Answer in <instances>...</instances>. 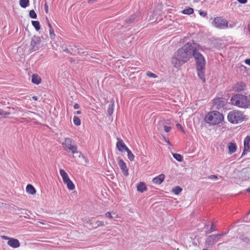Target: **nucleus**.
<instances>
[{
    "mask_svg": "<svg viewBox=\"0 0 250 250\" xmlns=\"http://www.w3.org/2000/svg\"><path fill=\"white\" fill-rule=\"evenodd\" d=\"M195 43H187L179 48L171 58L173 66L178 68L188 61L191 57Z\"/></svg>",
    "mask_w": 250,
    "mask_h": 250,
    "instance_id": "obj_1",
    "label": "nucleus"
},
{
    "mask_svg": "<svg viewBox=\"0 0 250 250\" xmlns=\"http://www.w3.org/2000/svg\"><path fill=\"white\" fill-rule=\"evenodd\" d=\"M200 45L195 43L192 56L193 57L195 61L197 75L202 82L205 83L206 82L205 72L206 61L204 56L200 53Z\"/></svg>",
    "mask_w": 250,
    "mask_h": 250,
    "instance_id": "obj_2",
    "label": "nucleus"
},
{
    "mask_svg": "<svg viewBox=\"0 0 250 250\" xmlns=\"http://www.w3.org/2000/svg\"><path fill=\"white\" fill-rule=\"evenodd\" d=\"M231 104L239 108H246L250 106V95L236 94L230 99Z\"/></svg>",
    "mask_w": 250,
    "mask_h": 250,
    "instance_id": "obj_3",
    "label": "nucleus"
},
{
    "mask_svg": "<svg viewBox=\"0 0 250 250\" xmlns=\"http://www.w3.org/2000/svg\"><path fill=\"white\" fill-rule=\"evenodd\" d=\"M246 115L244 113L238 110H233L229 111L227 115L228 121L232 124H238L245 119Z\"/></svg>",
    "mask_w": 250,
    "mask_h": 250,
    "instance_id": "obj_4",
    "label": "nucleus"
},
{
    "mask_svg": "<svg viewBox=\"0 0 250 250\" xmlns=\"http://www.w3.org/2000/svg\"><path fill=\"white\" fill-rule=\"evenodd\" d=\"M223 119V114L218 111H210L205 117V121L207 123L213 125L220 124Z\"/></svg>",
    "mask_w": 250,
    "mask_h": 250,
    "instance_id": "obj_5",
    "label": "nucleus"
},
{
    "mask_svg": "<svg viewBox=\"0 0 250 250\" xmlns=\"http://www.w3.org/2000/svg\"><path fill=\"white\" fill-rule=\"evenodd\" d=\"M62 145L63 150L67 152H71L73 154L78 152L81 154V152L77 150L78 146L75 141L71 138L65 137Z\"/></svg>",
    "mask_w": 250,
    "mask_h": 250,
    "instance_id": "obj_6",
    "label": "nucleus"
},
{
    "mask_svg": "<svg viewBox=\"0 0 250 250\" xmlns=\"http://www.w3.org/2000/svg\"><path fill=\"white\" fill-rule=\"evenodd\" d=\"M212 25L220 29H226L229 26L228 21L221 17L215 18L212 22Z\"/></svg>",
    "mask_w": 250,
    "mask_h": 250,
    "instance_id": "obj_7",
    "label": "nucleus"
},
{
    "mask_svg": "<svg viewBox=\"0 0 250 250\" xmlns=\"http://www.w3.org/2000/svg\"><path fill=\"white\" fill-rule=\"evenodd\" d=\"M41 39L40 37L33 36L31 40L29 50L30 52L38 50L41 47Z\"/></svg>",
    "mask_w": 250,
    "mask_h": 250,
    "instance_id": "obj_8",
    "label": "nucleus"
},
{
    "mask_svg": "<svg viewBox=\"0 0 250 250\" xmlns=\"http://www.w3.org/2000/svg\"><path fill=\"white\" fill-rule=\"evenodd\" d=\"M226 104V100L224 98H218L213 101V104L217 109H220L223 107Z\"/></svg>",
    "mask_w": 250,
    "mask_h": 250,
    "instance_id": "obj_9",
    "label": "nucleus"
},
{
    "mask_svg": "<svg viewBox=\"0 0 250 250\" xmlns=\"http://www.w3.org/2000/svg\"><path fill=\"white\" fill-rule=\"evenodd\" d=\"M220 240L217 234L210 235L207 237L206 244L208 245H212L214 243L219 241Z\"/></svg>",
    "mask_w": 250,
    "mask_h": 250,
    "instance_id": "obj_10",
    "label": "nucleus"
},
{
    "mask_svg": "<svg viewBox=\"0 0 250 250\" xmlns=\"http://www.w3.org/2000/svg\"><path fill=\"white\" fill-rule=\"evenodd\" d=\"M118 165L123 172V174L125 176H127L128 175V169L126 167V164L123 161V160L121 159H119L118 162Z\"/></svg>",
    "mask_w": 250,
    "mask_h": 250,
    "instance_id": "obj_11",
    "label": "nucleus"
},
{
    "mask_svg": "<svg viewBox=\"0 0 250 250\" xmlns=\"http://www.w3.org/2000/svg\"><path fill=\"white\" fill-rule=\"evenodd\" d=\"M7 244L9 246L13 248H17L20 246L19 241L17 239L13 238L9 239Z\"/></svg>",
    "mask_w": 250,
    "mask_h": 250,
    "instance_id": "obj_12",
    "label": "nucleus"
},
{
    "mask_svg": "<svg viewBox=\"0 0 250 250\" xmlns=\"http://www.w3.org/2000/svg\"><path fill=\"white\" fill-rule=\"evenodd\" d=\"M244 149L242 153V155L244 154L245 151H250V137L247 136L244 139Z\"/></svg>",
    "mask_w": 250,
    "mask_h": 250,
    "instance_id": "obj_13",
    "label": "nucleus"
},
{
    "mask_svg": "<svg viewBox=\"0 0 250 250\" xmlns=\"http://www.w3.org/2000/svg\"><path fill=\"white\" fill-rule=\"evenodd\" d=\"M116 146L119 150V151L121 152H123L124 150L125 151L126 150L127 148H128L125 145L124 142L122 140H119L116 144Z\"/></svg>",
    "mask_w": 250,
    "mask_h": 250,
    "instance_id": "obj_14",
    "label": "nucleus"
},
{
    "mask_svg": "<svg viewBox=\"0 0 250 250\" xmlns=\"http://www.w3.org/2000/svg\"><path fill=\"white\" fill-rule=\"evenodd\" d=\"M165 178V175L163 174H161L154 178L152 181L153 184L160 185L164 181Z\"/></svg>",
    "mask_w": 250,
    "mask_h": 250,
    "instance_id": "obj_15",
    "label": "nucleus"
},
{
    "mask_svg": "<svg viewBox=\"0 0 250 250\" xmlns=\"http://www.w3.org/2000/svg\"><path fill=\"white\" fill-rule=\"evenodd\" d=\"M246 84L244 83L240 82L237 83L234 87V89L236 91L241 92L244 91L246 88Z\"/></svg>",
    "mask_w": 250,
    "mask_h": 250,
    "instance_id": "obj_16",
    "label": "nucleus"
},
{
    "mask_svg": "<svg viewBox=\"0 0 250 250\" xmlns=\"http://www.w3.org/2000/svg\"><path fill=\"white\" fill-rule=\"evenodd\" d=\"M115 102L113 99H112L110 101V104L108 105V107L107 109L108 115L109 116H111L113 114L114 106H115Z\"/></svg>",
    "mask_w": 250,
    "mask_h": 250,
    "instance_id": "obj_17",
    "label": "nucleus"
},
{
    "mask_svg": "<svg viewBox=\"0 0 250 250\" xmlns=\"http://www.w3.org/2000/svg\"><path fill=\"white\" fill-rule=\"evenodd\" d=\"M229 153L232 154L236 150V145L234 143L230 142L228 144Z\"/></svg>",
    "mask_w": 250,
    "mask_h": 250,
    "instance_id": "obj_18",
    "label": "nucleus"
},
{
    "mask_svg": "<svg viewBox=\"0 0 250 250\" xmlns=\"http://www.w3.org/2000/svg\"><path fill=\"white\" fill-rule=\"evenodd\" d=\"M31 82L36 84H39L41 82V79L38 75L34 74L32 76Z\"/></svg>",
    "mask_w": 250,
    "mask_h": 250,
    "instance_id": "obj_19",
    "label": "nucleus"
},
{
    "mask_svg": "<svg viewBox=\"0 0 250 250\" xmlns=\"http://www.w3.org/2000/svg\"><path fill=\"white\" fill-rule=\"evenodd\" d=\"M63 183L66 185L69 190H73L75 188V185L70 178L64 181Z\"/></svg>",
    "mask_w": 250,
    "mask_h": 250,
    "instance_id": "obj_20",
    "label": "nucleus"
},
{
    "mask_svg": "<svg viewBox=\"0 0 250 250\" xmlns=\"http://www.w3.org/2000/svg\"><path fill=\"white\" fill-rule=\"evenodd\" d=\"M137 190L141 193L144 192L147 189L146 184L143 182H140L137 187Z\"/></svg>",
    "mask_w": 250,
    "mask_h": 250,
    "instance_id": "obj_21",
    "label": "nucleus"
},
{
    "mask_svg": "<svg viewBox=\"0 0 250 250\" xmlns=\"http://www.w3.org/2000/svg\"><path fill=\"white\" fill-rule=\"evenodd\" d=\"M26 192L33 195L36 193V190L35 188L31 184H28L26 188Z\"/></svg>",
    "mask_w": 250,
    "mask_h": 250,
    "instance_id": "obj_22",
    "label": "nucleus"
},
{
    "mask_svg": "<svg viewBox=\"0 0 250 250\" xmlns=\"http://www.w3.org/2000/svg\"><path fill=\"white\" fill-rule=\"evenodd\" d=\"M137 15L135 14L130 16L128 18L126 19L125 22L126 24H129L132 23L137 18Z\"/></svg>",
    "mask_w": 250,
    "mask_h": 250,
    "instance_id": "obj_23",
    "label": "nucleus"
},
{
    "mask_svg": "<svg viewBox=\"0 0 250 250\" xmlns=\"http://www.w3.org/2000/svg\"><path fill=\"white\" fill-rule=\"evenodd\" d=\"M60 174L62 178L63 182L69 178L67 173L63 169L60 170Z\"/></svg>",
    "mask_w": 250,
    "mask_h": 250,
    "instance_id": "obj_24",
    "label": "nucleus"
},
{
    "mask_svg": "<svg viewBox=\"0 0 250 250\" xmlns=\"http://www.w3.org/2000/svg\"><path fill=\"white\" fill-rule=\"evenodd\" d=\"M194 11L193 8L188 7L185 8L182 11V13L186 15H190L193 13Z\"/></svg>",
    "mask_w": 250,
    "mask_h": 250,
    "instance_id": "obj_25",
    "label": "nucleus"
},
{
    "mask_svg": "<svg viewBox=\"0 0 250 250\" xmlns=\"http://www.w3.org/2000/svg\"><path fill=\"white\" fill-rule=\"evenodd\" d=\"M29 4V0H20V5L21 7L25 8Z\"/></svg>",
    "mask_w": 250,
    "mask_h": 250,
    "instance_id": "obj_26",
    "label": "nucleus"
},
{
    "mask_svg": "<svg viewBox=\"0 0 250 250\" xmlns=\"http://www.w3.org/2000/svg\"><path fill=\"white\" fill-rule=\"evenodd\" d=\"M32 24L35 28L36 31H39L40 28V23L39 21H32Z\"/></svg>",
    "mask_w": 250,
    "mask_h": 250,
    "instance_id": "obj_27",
    "label": "nucleus"
},
{
    "mask_svg": "<svg viewBox=\"0 0 250 250\" xmlns=\"http://www.w3.org/2000/svg\"><path fill=\"white\" fill-rule=\"evenodd\" d=\"M173 158L178 162H182L183 160V157L180 154L172 153Z\"/></svg>",
    "mask_w": 250,
    "mask_h": 250,
    "instance_id": "obj_28",
    "label": "nucleus"
},
{
    "mask_svg": "<svg viewBox=\"0 0 250 250\" xmlns=\"http://www.w3.org/2000/svg\"><path fill=\"white\" fill-rule=\"evenodd\" d=\"M126 151L127 153V156H128V159L130 161H133L134 159V154L132 153L131 151L129 148H127Z\"/></svg>",
    "mask_w": 250,
    "mask_h": 250,
    "instance_id": "obj_29",
    "label": "nucleus"
},
{
    "mask_svg": "<svg viewBox=\"0 0 250 250\" xmlns=\"http://www.w3.org/2000/svg\"><path fill=\"white\" fill-rule=\"evenodd\" d=\"M182 190V188L179 186H176L172 188V191L175 195H178Z\"/></svg>",
    "mask_w": 250,
    "mask_h": 250,
    "instance_id": "obj_30",
    "label": "nucleus"
},
{
    "mask_svg": "<svg viewBox=\"0 0 250 250\" xmlns=\"http://www.w3.org/2000/svg\"><path fill=\"white\" fill-rule=\"evenodd\" d=\"M48 26L49 27V35H50V38L52 39H54V38L55 37V34L54 33V29H53V27H52V26H51V25L50 24V23H48Z\"/></svg>",
    "mask_w": 250,
    "mask_h": 250,
    "instance_id": "obj_31",
    "label": "nucleus"
},
{
    "mask_svg": "<svg viewBox=\"0 0 250 250\" xmlns=\"http://www.w3.org/2000/svg\"><path fill=\"white\" fill-rule=\"evenodd\" d=\"M73 122L74 125H75L77 126H79L81 125V122L80 118L77 116H74L73 119Z\"/></svg>",
    "mask_w": 250,
    "mask_h": 250,
    "instance_id": "obj_32",
    "label": "nucleus"
},
{
    "mask_svg": "<svg viewBox=\"0 0 250 250\" xmlns=\"http://www.w3.org/2000/svg\"><path fill=\"white\" fill-rule=\"evenodd\" d=\"M11 113L10 111H6L5 110H3L2 109H0V115L3 116H6L7 115H9Z\"/></svg>",
    "mask_w": 250,
    "mask_h": 250,
    "instance_id": "obj_33",
    "label": "nucleus"
},
{
    "mask_svg": "<svg viewBox=\"0 0 250 250\" xmlns=\"http://www.w3.org/2000/svg\"><path fill=\"white\" fill-rule=\"evenodd\" d=\"M29 16L31 18L36 19L37 18V15L34 10H31L29 12Z\"/></svg>",
    "mask_w": 250,
    "mask_h": 250,
    "instance_id": "obj_34",
    "label": "nucleus"
},
{
    "mask_svg": "<svg viewBox=\"0 0 250 250\" xmlns=\"http://www.w3.org/2000/svg\"><path fill=\"white\" fill-rule=\"evenodd\" d=\"M147 76L150 78H156L158 77L157 75L150 71H147L146 73Z\"/></svg>",
    "mask_w": 250,
    "mask_h": 250,
    "instance_id": "obj_35",
    "label": "nucleus"
},
{
    "mask_svg": "<svg viewBox=\"0 0 250 250\" xmlns=\"http://www.w3.org/2000/svg\"><path fill=\"white\" fill-rule=\"evenodd\" d=\"M216 230V229H215V228L214 227V224L213 222H212L210 228L206 232V233H207V234L211 233V232L215 231Z\"/></svg>",
    "mask_w": 250,
    "mask_h": 250,
    "instance_id": "obj_36",
    "label": "nucleus"
},
{
    "mask_svg": "<svg viewBox=\"0 0 250 250\" xmlns=\"http://www.w3.org/2000/svg\"><path fill=\"white\" fill-rule=\"evenodd\" d=\"M74 47L75 48H77V50H75L76 54V53H83L84 52L82 51V49L78 48V45H74Z\"/></svg>",
    "mask_w": 250,
    "mask_h": 250,
    "instance_id": "obj_37",
    "label": "nucleus"
},
{
    "mask_svg": "<svg viewBox=\"0 0 250 250\" xmlns=\"http://www.w3.org/2000/svg\"><path fill=\"white\" fill-rule=\"evenodd\" d=\"M164 130L166 132H168L171 130V127L167 125H165L164 127Z\"/></svg>",
    "mask_w": 250,
    "mask_h": 250,
    "instance_id": "obj_38",
    "label": "nucleus"
},
{
    "mask_svg": "<svg viewBox=\"0 0 250 250\" xmlns=\"http://www.w3.org/2000/svg\"><path fill=\"white\" fill-rule=\"evenodd\" d=\"M199 14L201 16L204 17L207 15V13L205 11H201L199 12Z\"/></svg>",
    "mask_w": 250,
    "mask_h": 250,
    "instance_id": "obj_39",
    "label": "nucleus"
},
{
    "mask_svg": "<svg viewBox=\"0 0 250 250\" xmlns=\"http://www.w3.org/2000/svg\"><path fill=\"white\" fill-rule=\"evenodd\" d=\"M63 51L68 54H73L69 48H65L63 50Z\"/></svg>",
    "mask_w": 250,
    "mask_h": 250,
    "instance_id": "obj_40",
    "label": "nucleus"
},
{
    "mask_svg": "<svg viewBox=\"0 0 250 250\" xmlns=\"http://www.w3.org/2000/svg\"><path fill=\"white\" fill-rule=\"evenodd\" d=\"M105 216L106 217L109 218H112L113 216H112L111 213L110 212H107L105 214Z\"/></svg>",
    "mask_w": 250,
    "mask_h": 250,
    "instance_id": "obj_41",
    "label": "nucleus"
},
{
    "mask_svg": "<svg viewBox=\"0 0 250 250\" xmlns=\"http://www.w3.org/2000/svg\"><path fill=\"white\" fill-rule=\"evenodd\" d=\"M96 223L98 226H104V225L103 221H97Z\"/></svg>",
    "mask_w": 250,
    "mask_h": 250,
    "instance_id": "obj_42",
    "label": "nucleus"
},
{
    "mask_svg": "<svg viewBox=\"0 0 250 250\" xmlns=\"http://www.w3.org/2000/svg\"><path fill=\"white\" fill-rule=\"evenodd\" d=\"M208 179H217L218 177L216 175H211L208 176Z\"/></svg>",
    "mask_w": 250,
    "mask_h": 250,
    "instance_id": "obj_43",
    "label": "nucleus"
},
{
    "mask_svg": "<svg viewBox=\"0 0 250 250\" xmlns=\"http://www.w3.org/2000/svg\"><path fill=\"white\" fill-rule=\"evenodd\" d=\"M227 233V232H222V233L217 234V235L218 236V237L220 239L222 237H223V236H225V235H226Z\"/></svg>",
    "mask_w": 250,
    "mask_h": 250,
    "instance_id": "obj_44",
    "label": "nucleus"
},
{
    "mask_svg": "<svg viewBox=\"0 0 250 250\" xmlns=\"http://www.w3.org/2000/svg\"><path fill=\"white\" fill-rule=\"evenodd\" d=\"M245 63L247 65L250 66V58L247 59L245 60Z\"/></svg>",
    "mask_w": 250,
    "mask_h": 250,
    "instance_id": "obj_45",
    "label": "nucleus"
},
{
    "mask_svg": "<svg viewBox=\"0 0 250 250\" xmlns=\"http://www.w3.org/2000/svg\"><path fill=\"white\" fill-rule=\"evenodd\" d=\"M73 107L75 109H77L80 108V105L76 103L74 104Z\"/></svg>",
    "mask_w": 250,
    "mask_h": 250,
    "instance_id": "obj_46",
    "label": "nucleus"
},
{
    "mask_svg": "<svg viewBox=\"0 0 250 250\" xmlns=\"http://www.w3.org/2000/svg\"><path fill=\"white\" fill-rule=\"evenodd\" d=\"M237 1L242 4H245L247 2V0H237Z\"/></svg>",
    "mask_w": 250,
    "mask_h": 250,
    "instance_id": "obj_47",
    "label": "nucleus"
},
{
    "mask_svg": "<svg viewBox=\"0 0 250 250\" xmlns=\"http://www.w3.org/2000/svg\"><path fill=\"white\" fill-rule=\"evenodd\" d=\"M44 9H45V12L46 13H47L48 11V6L47 4L46 3L44 4Z\"/></svg>",
    "mask_w": 250,
    "mask_h": 250,
    "instance_id": "obj_48",
    "label": "nucleus"
},
{
    "mask_svg": "<svg viewBox=\"0 0 250 250\" xmlns=\"http://www.w3.org/2000/svg\"><path fill=\"white\" fill-rule=\"evenodd\" d=\"M69 49H70L71 51L73 53V55H75L76 54L75 50H77L76 49H74L72 48Z\"/></svg>",
    "mask_w": 250,
    "mask_h": 250,
    "instance_id": "obj_49",
    "label": "nucleus"
},
{
    "mask_svg": "<svg viewBox=\"0 0 250 250\" xmlns=\"http://www.w3.org/2000/svg\"><path fill=\"white\" fill-rule=\"evenodd\" d=\"M176 126H177V127H178V128H181V129H183V127H182V125H181L180 124H177L176 125Z\"/></svg>",
    "mask_w": 250,
    "mask_h": 250,
    "instance_id": "obj_50",
    "label": "nucleus"
},
{
    "mask_svg": "<svg viewBox=\"0 0 250 250\" xmlns=\"http://www.w3.org/2000/svg\"><path fill=\"white\" fill-rule=\"evenodd\" d=\"M32 99H33L34 100H35V101H37V100H38V97H37V96H33V97H32Z\"/></svg>",
    "mask_w": 250,
    "mask_h": 250,
    "instance_id": "obj_51",
    "label": "nucleus"
},
{
    "mask_svg": "<svg viewBox=\"0 0 250 250\" xmlns=\"http://www.w3.org/2000/svg\"><path fill=\"white\" fill-rule=\"evenodd\" d=\"M3 238L4 239H8L9 240V239H10L11 238H9L7 236H3Z\"/></svg>",
    "mask_w": 250,
    "mask_h": 250,
    "instance_id": "obj_52",
    "label": "nucleus"
},
{
    "mask_svg": "<svg viewBox=\"0 0 250 250\" xmlns=\"http://www.w3.org/2000/svg\"><path fill=\"white\" fill-rule=\"evenodd\" d=\"M76 113L77 114H78V115H79V114H81V111L80 110H78V111H77L76 112Z\"/></svg>",
    "mask_w": 250,
    "mask_h": 250,
    "instance_id": "obj_53",
    "label": "nucleus"
},
{
    "mask_svg": "<svg viewBox=\"0 0 250 250\" xmlns=\"http://www.w3.org/2000/svg\"><path fill=\"white\" fill-rule=\"evenodd\" d=\"M246 191L249 193H250V187L249 188H248L247 189H246Z\"/></svg>",
    "mask_w": 250,
    "mask_h": 250,
    "instance_id": "obj_54",
    "label": "nucleus"
},
{
    "mask_svg": "<svg viewBox=\"0 0 250 250\" xmlns=\"http://www.w3.org/2000/svg\"><path fill=\"white\" fill-rule=\"evenodd\" d=\"M165 141H166V142L167 143H168V144H170V142H169V140H166H166H165Z\"/></svg>",
    "mask_w": 250,
    "mask_h": 250,
    "instance_id": "obj_55",
    "label": "nucleus"
},
{
    "mask_svg": "<svg viewBox=\"0 0 250 250\" xmlns=\"http://www.w3.org/2000/svg\"><path fill=\"white\" fill-rule=\"evenodd\" d=\"M165 141H166V142L167 143H168V144H170V142H169V140H166H166H165Z\"/></svg>",
    "mask_w": 250,
    "mask_h": 250,
    "instance_id": "obj_56",
    "label": "nucleus"
},
{
    "mask_svg": "<svg viewBox=\"0 0 250 250\" xmlns=\"http://www.w3.org/2000/svg\"><path fill=\"white\" fill-rule=\"evenodd\" d=\"M233 26V25H232V24H229V27H232Z\"/></svg>",
    "mask_w": 250,
    "mask_h": 250,
    "instance_id": "obj_57",
    "label": "nucleus"
},
{
    "mask_svg": "<svg viewBox=\"0 0 250 250\" xmlns=\"http://www.w3.org/2000/svg\"><path fill=\"white\" fill-rule=\"evenodd\" d=\"M248 30H249V33H250V26H249V27H248Z\"/></svg>",
    "mask_w": 250,
    "mask_h": 250,
    "instance_id": "obj_58",
    "label": "nucleus"
},
{
    "mask_svg": "<svg viewBox=\"0 0 250 250\" xmlns=\"http://www.w3.org/2000/svg\"><path fill=\"white\" fill-rule=\"evenodd\" d=\"M6 108H7V109H9V110H10V109H11V108H10V107H6Z\"/></svg>",
    "mask_w": 250,
    "mask_h": 250,
    "instance_id": "obj_59",
    "label": "nucleus"
},
{
    "mask_svg": "<svg viewBox=\"0 0 250 250\" xmlns=\"http://www.w3.org/2000/svg\"><path fill=\"white\" fill-rule=\"evenodd\" d=\"M208 225L206 224V225H205V228H206V227H208Z\"/></svg>",
    "mask_w": 250,
    "mask_h": 250,
    "instance_id": "obj_60",
    "label": "nucleus"
},
{
    "mask_svg": "<svg viewBox=\"0 0 250 250\" xmlns=\"http://www.w3.org/2000/svg\"><path fill=\"white\" fill-rule=\"evenodd\" d=\"M250 213V211L249 212V213Z\"/></svg>",
    "mask_w": 250,
    "mask_h": 250,
    "instance_id": "obj_61",
    "label": "nucleus"
}]
</instances>
